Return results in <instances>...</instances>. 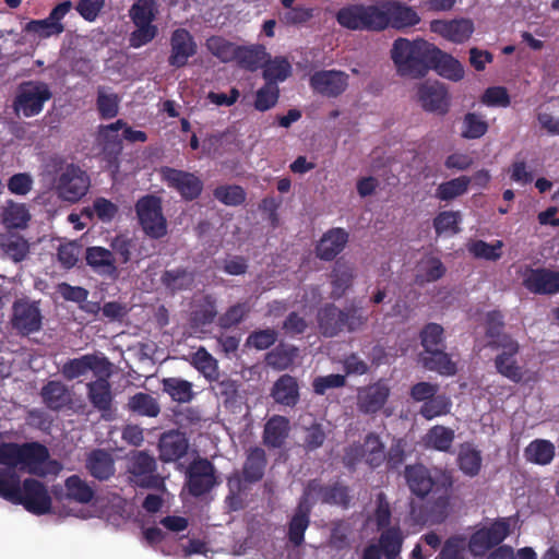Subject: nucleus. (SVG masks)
Masks as SVG:
<instances>
[{
    "label": "nucleus",
    "mask_w": 559,
    "mask_h": 559,
    "mask_svg": "<svg viewBox=\"0 0 559 559\" xmlns=\"http://www.w3.org/2000/svg\"><path fill=\"white\" fill-rule=\"evenodd\" d=\"M392 510L386 495L380 491L376 496V508L373 511V521L377 530H386L391 527Z\"/></svg>",
    "instance_id": "obj_63"
},
{
    "label": "nucleus",
    "mask_w": 559,
    "mask_h": 559,
    "mask_svg": "<svg viewBox=\"0 0 559 559\" xmlns=\"http://www.w3.org/2000/svg\"><path fill=\"white\" fill-rule=\"evenodd\" d=\"M433 44L418 38L409 40L399 37L391 48V59L401 76L411 79L425 78L430 71Z\"/></svg>",
    "instance_id": "obj_3"
},
{
    "label": "nucleus",
    "mask_w": 559,
    "mask_h": 559,
    "mask_svg": "<svg viewBox=\"0 0 559 559\" xmlns=\"http://www.w3.org/2000/svg\"><path fill=\"white\" fill-rule=\"evenodd\" d=\"M337 23L350 31L382 32L389 27L404 29L420 22L418 13L399 0H380L373 4H349L336 13Z\"/></svg>",
    "instance_id": "obj_1"
},
{
    "label": "nucleus",
    "mask_w": 559,
    "mask_h": 559,
    "mask_svg": "<svg viewBox=\"0 0 559 559\" xmlns=\"http://www.w3.org/2000/svg\"><path fill=\"white\" fill-rule=\"evenodd\" d=\"M342 319L343 331L347 332H356L368 322V316L364 313L362 308L355 305L342 309Z\"/></svg>",
    "instance_id": "obj_64"
},
{
    "label": "nucleus",
    "mask_w": 559,
    "mask_h": 559,
    "mask_svg": "<svg viewBox=\"0 0 559 559\" xmlns=\"http://www.w3.org/2000/svg\"><path fill=\"white\" fill-rule=\"evenodd\" d=\"M86 468L94 478L107 480L115 474V462L110 453L96 449L87 455Z\"/></svg>",
    "instance_id": "obj_35"
},
{
    "label": "nucleus",
    "mask_w": 559,
    "mask_h": 559,
    "mask_svg": "<svg viewBox=\"0 0 559 559\" xmlns=\"http://www.w3.org/2000/svg\"><path fill=\"white\" fill-rule=\"evenodd\" d=\"M193 282V274L186 267L165 270L160 275L162 285L171 294L188 289Z\"/></svg>",
    "instance_id": "obj_44"
},
{
    "label": "nucleus",
    "mask_w": 559,
    "mask_h": 559,
    "mask_svg": "<svg viewBox=\"0 0 559 559\" xmlns=\"http://www.w3.org/2000/svg\"><path fill=\"white\" fill-rule=\"evenodd\" d=\"M298 348L294 345L280 344L266 354V364L276 370H286L297 357Z\"/></svg>",
    "instance_id": "obj_49"
},
{
    "label": "nucleus",
    "mask_w": 559,
    "mask_h": 559,
    "mask_svg": "<svg viewBox=\"0 0 559 559\" xmlns=\"http://www.w3.org/2000/svg\"><path fill=\"white\" fill-rule=\"evenodd\" d=\"M423 367L429 371H435L441 376L451 377L456 374L457 366L444 348L436 349L420 356Z\"/></svg>",
    "instance_id": "obj_38"
},
{
    "label": "nucleus",
    "mask_w": 559,
    "mask_h": 559,
    "mask_svg": "<svg viewBox=\"0 0 559 559\" xmlns=\"http://www.w3.org/2000/svg\"><path fill=\"white\" fill-rule=\"evenodd\" d=\"M318 326L325 337H334L343 332L342 309L334 304H326L318 310Z\"/></svg>",
    "instance_id": "obj_33"
},
{
    "label": "nucleus",
    "mask_w": 559,
    "mask_h": 559,
    "mask_svg": "<svg viewBox=\"0 0 559 559\" xmlns=\"http://www.w3.org/2000/svg\"><path fill=\"white\" fill-rule=\"evenodd\" d=\"M348 74L340 70L316 71L309 80L311 88L325 97H337L348 86Z\"/></svg>",
    "instance_id": "obj_18"
},
{
    "label": "nucleus",
    "mask_w": 559,
    "mask_h": 559,
    "mask_svg": "<svg viewBox=\"0 0 559 559\" xmlns=\"http://www.w3.org/2000/svg\"><path fill=\"white\" fill-rule=\"evenodd\" d=\"M127 471L130 479L139 487L158 489L163 478L157 474V463L154 456L145 451L133 452L128 457Z\"/></svg>",
    "instance_id": "obj_11"
},
{
    "label": "nucleus",
    "mask_w": 559,
    "mask_h": 559,
    "mask_svg": "<svg viewBox=\"0 0 559 559\" xmlns=\"http://www.w3.org/2000/svg\"><path fill=\"white\" fill-rule=\"evenodd\" d=\"M189 449V441L183 432L169 430L164 432L158 442L159 460L169 463L183 457Z\"/></svg>",
    "instance_id": "obj_26"
},
{
    "label": "nucleus",
    "mask_w": 559,
    "mask_h": 559,
    "mask_svg": "<svg viewBox=\"0 0 559 559\" xmlns=\"http://www.w3.org/2000/svg\"><path fill=\"white\" fill-rule=\"evenodd\" d=\"M236 55L235 62L238 67L250 72L257 71L270 57L263 45H239Z\"/></svg>",
    "instance_id": "obj_40"
},
{
    "label": "nucleus",
    "mask_w": 559,
    "mask_h": 559,
    "mask_svg": "<svg viewBox=\"0 0 559 559\" xmlns=\"http://www.w3.org/2000/svg\"><path fill=\"white\" fill-rule=\"evenodd\" d=\"M278 98V85L274 82H265L255 93L254 108L262 112L270 110L277 104Z\"/></svg>",
    "instance_id": "obj_59"
},
{
    "label": "nucleus",
    "mask_w": 559,
    "mask_h": 559,
    "mask_svg": "<svg viewBox=\"0 0 559 559\" xmlns=\"http://www.w3.org/2000/svg\"><path fill=\"white\" fill-rule=\"evenodd\" d=\"M349 234L341 227L326 230L316 246V255L322 261H333L346 247Z\"/></svg>",
    "instance_id": "obj_23"
},
{
    "label": "nucleus",
    "mask_w": 559,
    "mask_h": 559,
    "mask_svg": "<svg viewBox=\"0 0 559 559\" xmlns=\"http://www.w3.org/2000/svg\"><path fill=\"white\" fill-rule=\"evenodd\" d=\"M87 397L91 404L99 412H108L112 405V394L109 381L99 377L86 384Z\"/></svg>",
    "instance_id": "obj_41"
},
{
    "label": "nucleus",
    "mask_w": 559,
    "mask_h": 559,
    "mask_svg": "<svg viewBox=\"0 0 559 559\" xmlns=\"http://www.w3.org/2000/svg\"><path fill=\"white\" fill-rule=\"evenodd\" d=\"M262 76L265 82H284L292 74V66L284 57H275L263 62Z\"/></svg>",
    "instance_id": "obj_50"
},
{
    "label": "nucleus",
    "mask_w": 559,
    "mask_h": 559,
    "mask_svg": "<svg viewBox=\"0 0 559 559\" xmlns=\"http://www.w3.org/2000/svg\"><path fill=\"white\" fill-rule=\"evenodd\" d=\"M193 366L211 381L218 371L217 360L204 348L200 347L192 356Z\"/></svg>",
    "instance_id": "obj_60"
},
{
    "label": "nucleus",
    "mask_w": 559,
    "mask_h": 559,
    "mask_svg": "<svg viewBox=\"0 0 559 559\" xmlns=\"http://www.w3.org/2000/svg\"><path fill=\"white\" fill-rule=\"evenodd\" d=\"M471 178L467 176H460L449 181L439 185L436 191V197L441 201H451L467 192Z\"/></svg>",
    "instance_id": "obj_56"
},
{
    "label": "nucleus",
    "mask_w": 559,
    "mask_h": 559,
    "mask_svg": "<svg viewBox=\"0 0 559 559\" xmlns=\"http://www.w3.org/2000/svg\"><path fill=\"white\" fill-rule=\"evenodd\" d=\"M55 187L60 199L75 203L88 192L91 179L80 166L68 164L56 179Z\"/></svg>",
    "instance_id": "obj_9"
},
{
    "label": "nucleus",
    "mask_w": 559,
    "mask_h": 559,
    "mask_svg": "<svg viewBox=\"0 0 559 559\" xmlns=\"http://www.w3.org/2000/svg\"><path fill=\"white\" fill-rule=\"evenodd\" d=\"M207 50L224 63L234 62L239 45L222 36H211L205 44Z\"/></svg>",
    "instance_id": "obj_51"
},
{
    "label": "nucleus",
    "mask_w": 559,
    "mask_h": 559,
    "mask_svg": "<svg viewBox=\"0 0 559 559\" xmlns=\"http://www.w3.org/2000/svg\"><path fill=\"white\" fill-rule=\"evenodd\" d=\"M49 459V450L39 442H1L0 443V465L2 468L15 471L26 469L36 474L38 467Z\"/></svg>",
    "instance_id": "obj_4"
},
{
    "label": "nucleus",
    "mask_w": 559,
    "mask_h": 559,
    "mask_svg": "<svg viewBox=\"0 0 559 559\" xmlns=\"http://www.w3.org/2000/svg\"><path fill=\"white\" fill-rule=\"evenodd\" d=\"M430 70L436 71L438 75L452 82L461 81L465 74L463 64L436 45L432 48Z\"/></svg>",
    "instance_id": "obj_25"
},
{
    "label": "nucleus",
    "mask_w": 559,
    "mask_h": 559,
    "mask_svg": "<svg viewBox=\"0 0 559 559\" xmlns=\"http://www.w3.org/2000/svg\"><path fill=\"white\" fill-rule=\"evenodd\" d=\"M126 122L122 119L117 120L114 123L99 127V140L103 144V150L106 153L118 155L122 150V140L118 132Z\"/></svg>",
    "instance_id": "obj_45"
},
{
    "label": "nucleus",
    "mask_w": 559,
    "mask_h": 559,
    "mask_svg": "<svg viewBox=\"0 0 559 559\" xmlns=\"http://www.w3.org/2000/svg\"><path fill=\"white\" fill-rule=\"evenodd\" d=\"M301 497H307V501L312 504L317 501L322 504L337 506L347 509L350 504V490L342 481L323 484L320 479H311L307 483Z\"/></svg>",
    "instance_id": "obj_8"
},
{
    "label": "nucleus",
    "mask_w": 559,
    "mask_h": 559,
    "mask_svg": "<svg viewBox=\"0 0 559 559\" xmlns=\"http://www.w3.org/2000/svg\"><path fill=\"white\" fill-rule=\"evenodd\" d=\"M404 479L412 495L425 499L429 493L439 495L433 507L440 509V521L447 518L454 478L452 472L442 467L428 468L423 463L406 465Z\"/></svg>",
    "instance_id": "obj_2"
},
{
    "label": "nucleus",
    "mask_w": 559,
    "mask_h": 559,
    "mask_svg": "<svg viewBox=\"0 0 559 559\" xmlns=\"http://www.w3.org/2000/svg\"><path fill=\"white\" fill-rule=\"evenodd\" d=\"M86 264L97 274L116 278L118 267L111 250L99 246L88 247L85 252Z\"/></svg>",
    "instance_id": "obj_27"
},
{
    "label": "nucleus",
    "mask_w": 559,
    "mask_h": 559,
    "mask_svg": "<svg viewBox=\"0 0 559 559\" xmlns=\"http://www.w3.org/2000/svg\"><path fill=\"white\" fill-rule=\"evenodd\" d=\"M417 95L424 110L441 116L449 111L450 95L443 83L438 81L421 83Z\"/></svg>",
    "instance_id": "obj_17"
},
{
    "label": "nucleus",
    "mask_w": 559,
    "mask_h": 559,
    "mask_svg": "<svg viewBox=\"0 0 559 559\" xmlns=\"http://www.w3.org/2000/svg\"><path fill=\"white\" fill-rule=\"evenodd\" d=\"M109 367L110 362L105 356L85 354L67 360L61 367V374L69 381L85 376L88 371H93L95 374L105 373L108 376Z\"/></svg>",
    "instance_id": "obj_16"
},
{
    "label": "nucleus",
    "mask_w": 559,
    "mask_h": 559,
    "mask_svg": "<svg viewBox=\"0 0 559 559\" xmlns=\"http://www.w3.org/2000/svg\"><path fill=\"white\" fill-rule=\"evenodd\" d=\"M467 549L464 535H452L444 540L436 559H465Z\"/></svg>",
    "instance_id": "obj_57"
},
{
    "label": "nucleus",
    "mask_w": 559,
    "mask_h": 559,
    "mask_svg": "<svg viewBox=\"0 0 559 559\" xmlns=\"http://www.w3.org/2000/svg\"><path fill=\"white\" fill-rule=\"evenodd\" d=\"M266 464L267 459L265 451L260 447L250 448L247 452L241 471L246 484L260 481L264 477Z\"/></svg>",
    "instance_id": "obj_31"
},
{
    "label": "nucleus",
    "mask_w": 559,
    "mask_h": 559,
    "mask_svg": "<svg viewBox=\"0 0 559 559\" xmlns=\"http://www.w3.org/2000/svg\"><path fill=\"white\" fill-rule=\"evenodd\" d=\"M452 402L445 394H435L431 399L421 404L419 414L427 420L448 415L451 412Z\"/></svg>",
    "instance_id": "obj_54"
},
{
    "label": "nucleus",
    "mask_w": 559,
    "mask_h": 559,
    "mask_svg": "<svg viewBox=\"0 0 559 559\" xmlns=\"http://www.w3.org/2000/svg\"><path fill=\"white\" fill-rule=\"evenodd\" d=\"M134 211L145 236L159 240L167 235L168 223L163 213L162 198L155 194H145L138 199Z\"/></svg>",
    "instance_id": "obj_6"
},
{
    "label": "nucleus",
    "mask_w": 559,
    "mask_h": 559,
    "mask_svg": "<svg viewBox=\"0 0 559 559\" xmlns=\"http://www.w3.org/2000/svg\"><path fill=\"white\" fill-rule=\"evenodd\" d=\"M9 492L7 501L12 504L23 506L25 510L36 515L50 512L51 497L47 487L38 479L25 478L21 481L20 475L15 472Z\"/></svg>",
    "instance_id": "obj_5"
},
{
    "label": "nucleus",
    "mask_w": 559,
    "mask_h": 559,
    "mask_svg": "<svg viewBox=\"0 0 559 559\" xmlns=\"http://www.w3.org/2000/svg\"><path fill=\"white\" fill-rule=\"evenodd\" d=\"M159 176L185 201H194L202 194L203 181L193 173L164 166L159 169Z\"/></svg>",
    "instance_id": "obj_13"
},
{
    "label": "nucleus",
    "mask_w": 559,
    "mask_h": 559,
    "mask_svg": "<svg viewBox=\"0 0 559 559\" xmlns=\"http://www.w3.org/2000/svg\"><path fill=\"white\" fill-rule=\"evenodd\" d=\"M67 497L79 503H90L94 496L95 490L79 475H71L64 481Z\"/></svg>",
    "instance_id": "obj_47"
},
{
    "label": "nucleus",
    "mask_w": 559,
    "mask_h": 559,
    "mask_svg": "<svg viewBox=\"0 0 559 559\" xmlns=\"http://www.w3.org/2000/svg\"><path fill=\"white\" fill-rule=\"evenodd\" d=\"M289 432V419L282 415H273L264 425L263 444L270 449H281L286 443Z\"/></svg>",
    "instance_id": "obj_29"
},
{
    "label": "nucleus",
    "mask_w": 559,
    "mask_h": 559,
    "mask_svg": "<svg viewBox=\"0 0 559 559\" xmlns=\"http://www.w3.org/2000/svg\"><path fill=\"white\" fill-rule=\"evenodd\" d=\"M128 408L134 414L147 417H156L160 412L156 399L144 392L132 395L128 401Z\"/></svg>",
    "instance_id": "obj_52"
},
{
    "label": "nucleus",
    "mask_w": 559,
    "mask_h": 559,
    "mask_svg": "<svg viewBox=\"0 0 559 559\" xmlns=\"http://www.w3.org/2000/svg\"><path fill=\"white\" fill-rule=\"evenodd\" d=\"M218 485L216 468L207 459H194L186 471V488L190 496L200 498Z\"/></svg>",
    "instance_id": "obj_10"
},
{
    "label": "nucleus",
    "mask_w": 559,
    "mask_h": 559,
    "mask_svg": "<svg viewBox=\"0 0 559 559\" xmlns=\"http://www.w3.org/2000/svg\"><path fill=\"white\" fill-rule=\"evenodd\" d=\"M454 439L455 433L453 429L442 425H436L425 435L424 444L427 449L447 453L451 451Z\"/></svg>",
    "instance_id": "obj_43"
},
{
    "label": "nucleus",
    "mask_w": 559,
    "mask_h": 559,
    "mask_svg": "<svg viewBox=\"0 0 559 559\" xmlns=\"http://www.w3.org/2000/svg\"><path fill=\"white\" fill-rule=\"evenodd\" d=\"M355 278L354 267L348 262L340 259L335 262L331 272V296L340 299L352 287Z\"/></svg>",
    "instance_id": "obj_36"
},
{
    "label": "nucleus",
    "mask_w": 559,
    "mask_h": 559,
    "mask_svg": "<svg viewBox=\"0 0 559 559\" xmlns=\"http://www.w3.org/2000/svg\"><path fill=\"white\" fill-rule=\"evenodd\" d=\"M486 336L489 338L488 347L496 346L502 342L503 336H511L504 333V316L500 310H491L485 317Z\"/></svg>",
    "instance_id": "obj_48"
},
{
    "label": "nucleus",
    "mask_w": 559,
    "mask_h": 559,
    "mask_svg": "<svg viewBox=\"0 0 559 559\" xmlns=\"http://www.w3.org/2000/svg\"><path fill=\"white\" fill-rule=\"evenodd\" d=\"M459 469L467 477H476L483 466L481 451L472 442L460 444L456 457Z\"/></svg>",
    "instance_id": "obj_32"
},
{
    "label": "nucleus",
    "mask_w": 559,
    "mask_h": 559,
    "mask_svg": "<svg viewBox=\"0 0 559 559\" xmlns=\"http://www.w3.org/2000/svg\"><path fill=\"white\" fill-rule=\"evenodd\" d=\"M461 221V215L459 212L453 211H443L440 212L433 218V227L436 234L441 236L443 234H457L460 231L459 223Z\"/></svg>",
    "instance_id": "obj_61"
},
{
    "label": "nucleus",
    "mask_w": 559,
    "mask_h": 559,
    "mask_svg": "<svg viewBox=\"0 0 559 559\" xmlns=\"http://www.w3.org/2000/svg\"><path fill=\"white\" fill-rule=\"evenodd\" d=\"M502 342L490 347L491 349H501L493 360L496 370L502 377L519 383L523 380V369L515 358L520 352V345L512 336H503Z\"/></svg>",
    "instance_id": "obj_15"
},
{
    "label": "nucleus",
    "mask_w": 559,
    "mask_h": 559,
    "mask_svg": "<svg viewBox=\"0 0 559 559\" xmlns=\"http://www.w3.org/2000/svg\"><path fill=\"white\" fill-rule=\"evenodd\" d=\"M0 249L7 258L19 263L28 255L29 243L22 235L8 230L0 235Z\"/></svg>",
    "instance_id": "obj_37"
},
{
    "label": "nucleus",
    "mask_w": 559,
    "mask_h": 559,
    "mask_svg": "<svg viewBox=\"0 0 559 559\" xmlns=\"http://www.w3.org/2000/svg\"><path fill=\"white\" fill-rule=\"evenodd\" d=\"M556 455L555 444L546 439H535L524 449V457L527 462L536 465H548Z\"/></svg>",
    "instance_id": "obj_42"
},
{
    "label": "nucleus",
    "mask_w": 559,
    "mask_h": 559,
    "mask_svg": "<svg viewBox=\"0 0 559 559\" xmlns=\"http://www.w3.org/2000/svg\"><path fill=\"white\" fill-rule=\"evenodd\" d=\"M211 390L215 396L222 400L225 406L236 404L239 397L240 382L231 379L226 373H218L210 381Z\"/></svg>",
    "instance_id": "obj_39"
},
{
    "label": "nucleus",
    "mask_w": 559,
    "mask_h": 559,
    "mask_svg": "<svg viewBox=\"0 0 559 559\" xmlns=\"http://www.w3.org/2000/svg\"><path fill=\"white\" fill-rule=\"evenodd\" d=\"M162 389L173 401L189 403L193 399L192 383L176 377L164 378Z\"/></svg>",
    "instance_id": "obj_46"
},
{
    "label": "nucleus",
    "mask_w": 559,
    "mask_h": 559,
    "mask_svg": "<svg viewBox=\"0 0 559 559\" xmlns=\"http://www.w3.org/2000/svg\"><path fill=\"white\" fill-rule=\"evenodd\" d=\"M311 510L312 503L307 501V497H300L287 528V539L294 547H300L305 543V532L310 525Z\"/></svg>",
    "instance_id": "obj_24"
},
{
    "label": "nucleus",
    "mask_w": 559,
    "mask_h": 559,
    "mask_svg": "<svg viewBox=\"0 0 559 559\" xmlns=\"http://www.w3.org/2000/svg\"><path fill=\"white\" fill-rule=\"evenodd\" d=\"M430 29L452 43L463 44L474 33V24L468 19L433 20Z\"/></svg>",
    "instance_id": "obj_22"
},
{
    "label": "nucleus",
    "mask_w": 559,
    "mask_h": 559,
    "mask_svg": "<svg viewBox=\"0 0 559 559\" xmlns=\"http://www.w3.org/2000/svg\"><path fill=\"white\" fill-rule=\"evenodd\" d=\"M10 323L12 329L23 336L40 331L43 316L38 302L28 299H16L12 306Z\"/></svg>",
    "instance_id": "obj_14"
},
{
    "label": "nucleus",
    "mask_w": 559,
    "mask_h": 559,
    "mask_svg": "<svg viewBox=\"0 0 559 559\" xmlns=\"http://www.w3.org/2000/svg\"><path fill=\"white\" fill-rule=\"evenodd\" d=\"M197 53V43L193 36L186 28H177L170 36V55L168 57L169 66L174 68H183L189 58Z\"/></svg>",
    "instance_id": "obj_19"
},
{
    "label": "nucleus",
    "mask_w": 559,
    "mask_h": 559,
    "mask_svg": "<svg viewBox=\"0 0 559 559\" xmlns=\"http://www.w3.org/2000/svg\"><path fill=\"white\" fill-rule=\"evenodd\" d=\"M378 539V549L385 559H399L402 552L405 536L400 525L381 530Z\"/></svg>",
    "instance_id": "obj_34"
},
{
    "label": "nucleus",
    "mask_w": 559,
    "mask_h": 559,
    "mask_svg": "<svg viewBox=\"0 0 559 559\" xmlns=\"http://www.w3.org/2000/svg\"><path fill=\"white\" fill-rule=\"evenodd\" d=\"M270 396L278 405L294 408L299 400V384L295 377L282 374L272 385Z\"/></svg>",
    "instance_id": "obj_28"
},
{
    "label": "nucleus",
    "mask_w": 559,
    "mask_h": 559,
    "mask_svg": "<svg viewBox=\"0 0 559 559\" xmlns=\"http://www.w3.org/2000/svg\"><path fill=\"white\" fill-rule=\"evenodd\" d=\"M523 285L534 294H557L559 293V272L546 267H531L524 275Z\"/></svg>",
    "instance_id": "obj_20"
},
{
    "label": "nucleus",
    "mask_w": 559,
    "mask_h": 559,
    "mask_svg": "<svg viewBox=\"0 0 559 559\" xmlns=\"http://www.w3.org/2000/svg\"><path fill=\"white\" fill-rule=\"evenodd\" d=\"M390 392L389 385L382 380L361 388L357 395L359 412L367 415L378 413L386 403Z\"/></svg>",
    "instance_id": "obj_21"
},
{
    "label": "nucleus",
    "mask_w": 559,
    "mask_h": 559,
    "mask_svg": "<svg viewBox=\"0 0 559 559\" xmlns=\"http://www.w3.org/2000/svg\"><path fill=\"white\" fill-rule=\"evenodd\" d=\"M52 97L49 85L43 81H25L17 86L13 99V110L16 115L31 118L39 115L46 102Z\"/></svg>",
    "instance_id": "obj_7"
},
{
    "label": "nucleus",
    "mask_w": 559,
    "mask_h": 559,
    "mask_svg": "<svg viewBox=\"0 0 559 559\" xmlns=\"http://www.w3.org/2000/svg\"><path fill=\"white\" fill-rule=\"evenodd\" d=\"M39 395L46 407L53 412H60L72 403L69 388L59 380H49L40 389Z\"/></svg>",
    "instance_id": "obj_30"
},
{
    "label": "nucleus",
    "mask_w": 559,
    "mask_h": 559,
    "mask_svg": "<svg viewBox=\"0 0 559 559\" xmlns=\"http://www.w3.org/2000/svg\"><path fill=\"white\" fill-rule=\"evenodd\" d=\"M488 122L479 114L467 112L462 120L461 136L465 140H478L488 132Z\"/></svg>",
    "instance_id": "obj_53"
},
{
    "label": "nucleus",
    "mask_w": 559,
    "mask_h": 559,
    "mask_svg": "<svg viewBox=\"0 0 559 559\" xmlns=\"http://www.w3.org/2000/svg\"><path fill=\"white\" fill-rule=\"evenodd\" d=\"M510 534V523L506 518L493 521L489 526L475 531L468 538V551L474 557H483L488 550L501 544Z\"/></svg>",
    "instance_id": "obj_12"
},
{
    "label": "nucleus",
    "mask_w": 559,
    "mask_h": 559,
    "mask_svg": "<svg viewBox=\"0 0 559 559\" xmlns=\"http://www.w3.org/2000/svg\"><path fill=\"white\" fill-rule=\"evenodd\" d=\"M214 198L227 206H238L246 201L247 193L241 186L222 185L214 189Z\"/></svg>",
    "instance_id": "obj_58"
},
{
    "label": "nucleus",
    "mask_w": 559,
    "mask_h": 559,
    "mask_svg": "<svg viewBox=\"0 0 559 559\" xmlns=\"http://www.w3.org/2000/svg\"><path fill=\"white\" fill-rule=\"evenodd\" d=\"M2 219L8 230L23 229L27 227L31 215L23 204H17L7 209L3 212Z\"/></svg>",
    "instance_id": "obj_62"
},
{
    "label": "nucleus",
    "mask_w": 559,
    "mask_h": 559,
    "mask_svg": "<svg viewBox=\"0 0 559 559\" xmlns=\"http://www.w3.org/2000/svg\"><path fill=\"white\" fill-rule=\"evenodd\" d=\"M419 338L425 353L444 348V330L442 325L438 323H427L421 329Z\"/></svg>",
    "instance_id": "obj_55"
}]
</instances>
